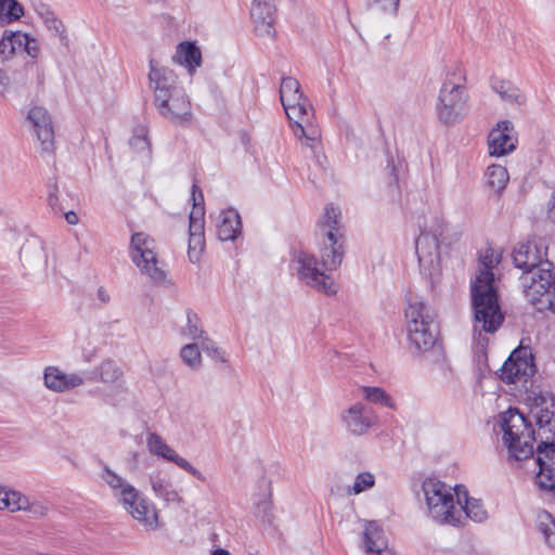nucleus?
<instances>
[{
	"label": "nucleus",
	"instance_id": "f257e3e1",
	"mask_svg": "<svg viewBox=\"0 0 555 555\" xmlns=\"http://www.w3.org/2000/svg\"><path fill=\"white\" fill-rule=\"evenodd\" d=\"M321 261L306 251H298L292 260V269L299 281L326 295L337 292L331 273L338 269L345 255V229L340 210L327 205L318 223Z\"/></svg>",
	"mask_w": 555,
	"mask_h": 555
},
{
	"label": "nucleus",
	"instance_id": "f03ea898",
	"mask_svg": "<svg viewBox=\"0 0 555 555\" xmlns=\"http://www.w3.org/2000/svg\"><path fill=\"white\" fill-rule=\"evenodd\" d=\"M532 401L531 413L538 425V436L542 440L537 448L535 480L543 490H555V396L547 391H532L528 397Z\"/></svg>",
	"mask_w": 555,
	"mask_h": 555
},
{
	"label": "nucleus",
	"instance_id": "7ed1b4c3",
	"mask_svg": "<svg viewBox=\"0 0 555 555\" xmlns=\"http://www.w3.org/2000/svg\"><path fill=\"white\" fill-rule=\"evenodd\" d=\"M490 275L481 274L472 283V307L474 312V338L481 347L488 345L486 334L495 333L504 321V313L498 300L494 285H490Z\"/></svg>",
	"mask_w": 555,
	"mask_h": 555
},
{
	"label": "nucleus",
	"instance_id": "20e7f679",
	"mask_svg": "<svg viewBox=\"0 0 555 555\" xmlns=\"http://www.w3.org/2000/svg\"><path fill=\"white\" fill-rule=\"evenodd\" d=\"M464 80L460 67L455 66L447 72L436 103V116L444 126L460 124L469 112V96Z\"/></svg>",
	"mask_w": 555,
	"mask_h": 555
},
{
	"label": "nucleus",
	"instance_id": "39448f33",
	"mask_svg": "<svg viewBox=\"0 0 555 555\" xmlns=\"http://www.w3.org/2000/svg\"><path fill=\"white\" fill-rule=\"evenodd\" d=\"M426 505L430 517L438 524H462V508L456 505V491L447 483L427 478L423 481Z\"/></svg>",
	"mask_w": 555,
	"mask_h": 555
},
{
	"label": "nucleus",
	"instance_id": "423d86ee",
	"mask_svg": "<svg viewBox=\"0 0 555 555\" xmlns=\"http://www.w3.org/2000/svg\"><path fill=\"white\" fill-rule=\"evenodd\" d=\"M521 284L525 297L538 311L555 313V269L550 261L522 274Z\"/></svg>",
	"mask_w": 555,
	"mask_h": 555
},
{
	"label": "nucleus",
	"instance_id": "0eeeda50",
	"mask_svg": "<svg viewBox=\"0 0 555 555\" xmlns=\"http://www.w3.org/2000/svg\"><path fill=\"white\" fill-rule=\"evenodd\" d=\"M405 322L409 340L418 351H427L435 345L438 327L430 307L424 301L409 302Z\"/></svg>",
	"mask_w": 555,
	"mask_h": 555
},
{
	"label": "nucleus",
	"instance_id": "6e6552de",
	"mask_svg": "<svg viewBox=\"0 0 555 555\" xmlns=\"http://www.w3.org/2000/svg\"><path fill=\"white\" fill-rule=\"evenodd\" d=\"M501 426L503 441L515 460L521 461L533 455L535 431L521 413L509 409L504 414Z\"/></svg>",
	"mask_w": 555,
	"mask_h": 555
},
{
	"label": "nucleus",
	"instance_id": "1a4fd4ad",
	"mask_svg": "<svg viewBox=\"0 0 555 555\" xmlns=\"http://www.w3.org/2000/svg\"><path fill=\"white\" fill-rule=\"evenodd\" d=\"M131 259L152 282L162 284L166 281L165 264L158 259L156 243L150 235L138 232L131 236Z\"/></svg>",
	"mask_w": 555,
	"mask_h": 555
},
{
	"label": "nucleus",
	"instance_id": "9d476101",
	"mask_svg": "<svg viewBox=\"0 0 555 555\" xmlns=\"http://www.w3.org/2000/svg\"><path fill=\"white\" fill-rule=\"evenodd\" d=\"M446 230L447 224L437 222L429 231L421 232L415 242L421 273L433 283L438 281L441 275L439 237L443 238Z\"/></svg>",
	"mask_w": 555,
	"mask_h": 555
},
{
	"label": "nucleus",
	"instance_id": "9b49d317",
	"mask_svg": "<svg viewBox=\"0 0 555 555\" xmlns=\"http://www.w3.org/2000/svg\"><path fill=\"white\" fill-rule=\"evenodd\" d=\"M535 365L530 350L515 349L500 369V378L506 384H513L515 389L532 392Z\"/></svg>",
	"mask_w": 555,
	"mask_h": 555
},
{
	"label": "nucleus",
	"instance_id": "f8f14e48",
	"mask_svg": "<svg viewBox=\"0 0 555 555\" xmlns=\"http://www.w3.org/2000/svg\"><path fill=\"white\" fill-rule=\"evenodd\" d=\"M122 508L147 530L159 528V517L156 506L135 487L117 501Z\"/></svg>",
	"mask_w": 555,
	"mask_h": 555
},
{
	"label": "nucleus",
	"instance_id": "ddd939ff",
	"mask_svg": "<svg viewBox=\"0 0 555 555\" xmlns=\"http://www.w3.org/2000/svg\"><path fill=\"white\" fill-rule=\"evenodd\" d=\"M153 104L162 117L175 125L184 126L192 119L191 101L183 87Z\"/></svg>",
	"mask_w": 555,
	"mask_h": 555
},
{
	"label": "nucleus",
	"instance_id": "4468645a",
	"mask_svg": "<svg viewBox=\"0 0 555 555\" xmlns=\"http://www.w3.org/2000/svg\"><path fill=\"white\" fill-rule=\"evenodd\" d=\"M339 420L349 435L363 436L375 426L377 417L371 408L359 401L344 409Z\"/></svg>",
	"mask_w": 555,
	"mask_h": 555
},
{
	"label": "nucleus",
	"instance_id": "2eb2a0df",
	"mask_svg": "<svg viewBox=\"0 0 555 555\" xmlns=\"http://www.w3.org/2000/svg\"><path fill=\"white\" fill-rule=\"evenodd\" d=\"M149 88L153 93V103L182 88L177 74L169 67L151 59L149 62Z\"/></svg>",
	"mask_w": 555,
	"mask_h": 555
},
{
	"label": "nucleus",
	"instance_id": "dca6fc26",
	"mask_svg": "<svg viewBox=\"0 0 555 555\" xmlns=\"http://www.w3.org/2000/svg\"><path fill=\"white\" fill-rule=\"evenodd\" d=\"M27 118L31 122L39 141L41 156L52 157L54 152V130L48 111L41 106H35L29 109Z\"/></svg>",
	"mask_w": 555,
	"mask_h": 555
},
{
	"label": "nucleus",
	"instance_id": "f3484780",
	"mask_svg": "<svg viewBox=\"0 0 555 555\" xmlns=\"http://www.w3.org/2000/svg\"><path fill=\"white\" fill-rule=\"evenodd\" d=\"M146 447L151 454L172 462L183 470L190 473L197 480L204 482L206 477L195 468L188 460L180 456L157 433H149L146 437Z\"/></svg>",
	"mask_w": 555,
	"mask_h": 555
},
{
	"label": "nucleus",
	"instance_id": "a211bd4d",
	"mask_svg": "<svg viewBox=\"0 0 555 555\" xmlns=\"http://www.w3.org/2000/svg\"><path fill=\"white\" fill-rule=\"evenodd\" d=\"M17 52H26L36 57L39 52L37 41L25 33L5 30L0 40V55L8 60Z\"/></svg>",
	"mask_w": 555,
	"mask_h": 555
},
{
	"label": "nucleus",
	"instance_id": "6ab92c4d",
	"mask_svg": "<svg viewBox=\"0 0 555 555\" xmlns=\"http://www.w3.org/2000/svg\"><path fill=\"white\" fill-rule=\"evenodd\" d=\"M517 139L514 137V126L509 120L498 122L488 138L491 156H504L516 149Z\"/></svg>",
	"mask_w": 555,
	"mask_h": 555
},
{
	"label": "nucleus",
	"instance_id": "aec40b11",
	"mask_svg": "<svg viewBox=\"0 0 555 555\" xmlns=\"http://www.w3.org/2000/svg\"><path fill=\"white\" fill-rule=\"evenodd\" d=\"M250 16L259 36L271 37L274 34L275 5L272 0H254Z\"/></svg>",
	"mask_w": 555,
	"mask_h": 555
},
{
	"label": "nucleus",
	"instance_id": "412c9836",
	"mask_svg": "<svg viewBox=\"0 0 555 555\" xmlns=\"http://www.w3.org/2000/svg\"><path fill=\"white\" fill-rule=\"evenodd\" d=\"M545 255L543 247L535 243L521 242L513 250V260L515 266L524 271L522 274H527L530 270L544 264L543 257Z\"/></svg>",
	"mask_w": 555,
	"mask_h": 555
},
{
	"label": "nucleus",
	"instance_id": "4be33fe9",
	"mask_svg": "<svg viewBox=\"0 0 555 555\" xmlns=\"http://www.w3.org/2000/svg\"><path fill=\"white\" fill-rule=\"evenodd\" d=\"M285 114L294 122L293 131L298 135V131L305 133L304 122L308 121L312 115V105L305 95L292 96L287 100H281Z\"/></svg>",
	"mask_w": 555,
	"mask_h": 555
},
{
	"label": "nucleus",
	"instance_id": "5701e85b",
	"mask_svg": "<svg viewBox=\"0 0 555 555\" xmlns=\"http://www.w3.org/2000/svg\"><path fill=\"white\" fill-rule=\"evenodd\" d=\"M79 373H65L57 366H47L43 371L44 386L54 392H65L83 385Z\"/></svg>",
	"mask_w": 555,
	"mask_h": 555
},
{
	"label": "nucleus",
	"instance_id": "b1692460",
	"mask_svg": "<svg viewBox=\"0 0 555 555\" xmlns=\"http://www.w3.org/2000/svg\"><path fill=\"white\" fill-rule=\"evenodd\" d=\"M205 220L201 208L190 214L189 249L188 256L191 262H197L205 247Z\"/></svg>",
	"mask_w": 555,
	"mask_h": 555
},
{
	"label": "nucleus",
	"instance_id": "393cba45",
	"mask_svg": "<svg viewBox=\"0 0 555 555\" xmlns=\"http://www.w3.org/2000/svg\"><path fill=\"white\" fill-rule=\"evenodd\" d=\"M217 235L220 241H234L242 231L238 212L232 208L219 214L217 219Z\"/></svg>",
	"mask_w": 555,
	"mask_h": 555
},
{
	"label": "nucleus",
	"instance_id": "a878e982",
	"mask_svg": "<svg viewBox=\"0 0 555 555\" xmlns=\"http://www.w3.org/2000/svg\"><path fill=\"white\" fill-rule=\"evenodd\" d=\"M172 60L175 63L186 67L189 74L193 75L202 64V52L194 42L184 41L177 46Z\"/></svg>",
	"mask_w": 555,
	"mask_h": 555
},
{
	"label": "nucleus",
	"instance_id": "bb28decb",
	"mask_svg": "<svg viewBox=\"0 0 555 555\" xmlns=\"http://www.w3.org/2000/svg\"><path fill=\"white\" fill-rule=\"evenodd\" d=\"M456 505L462 508V514L476 522H482L488 517L480 500L468 498L466 491H456Z\"/></svg>",
	"mask_w": 555,
	"mask_h": 555
},
{
	"label": "nucleus",
	"instance_id": "cd10ccee",
	"mask_svg": "<svg viewBox=\"0 0 555 555\" xmlns=\"http://www.w3.org/2000/svg\"><path fill=\"white\" fill-rule=\"evenodd\" d=\"M103 482L111 489L113 495L119 501L134 486L129 483L124 477L113 470L108 465H104L100 474Z\"/></svg>",
	"mask_w": 555,
	"mask_h": 555
},
{
	"label": "nucleus",
	"instance_id": "c85d7f7f",
	"mask_svg": "<svg viewBox=\"0 0 555 555\" xmlns=\"http://www.w3.org/2000/svg\"><path fill=\"white\" fill-rule=\"evenodd\" d=\"M364 544L369 555H393L391 551L387 548L383 532L377 527L369 526L365 528Z\"/></svg>",
	"mask_w": 555,
	"mask_h": 555
},
{
	"label": "nucleus",
	"instance_id": "c756f323",
	"mask_svg": "<svg viewBox=\"0 0 555 555\" xmlns=\"http://www.w3.org/2000/svg\"><path fill=\"white\" fill-rule=\"evenodd\" d=\"M491 87L492 90L505 102L517 105H522L526 102L525 95L508 80L495 79L492 81Z\"/></svg>",
	"mask_w": 555,
	"mask_h": 555
},
{
	"label": "nucleus",
	"instance_id": "7c9ffc66",
	"mask_svg": "<svg viewBox=\"0 0 555 555\" xmlns=\"http://www.w3.org/2000/svg\"><path fill=\"white\" fill-rule=\"evenodd\" d=\"M535 526L545 543L555 548V518L546 511H540L535 517Z\"/></svg>",
	"mask_w": 555,
	"mask_h": 555
},
{
	"label": "nucleus",
	"instance_id": "2f4dec72",
	"mask_svg": "<svg viewBox=\"0 0 555 555\" xmlns=\"http://www.w3.org/2000/svg\"><path fill=\"white\" fill-rule=\"evenodd\" d=\"M181 335L184 338L199 341V345L202 344L203 339L209 338L203 328L201 319L195 312L192 311L186 312V324L181 328Z\"/></svg>",
	"mask_w": 555,
	"mask_h": 555
},
{
	"label": "nucleus",
	"instance_id": "473e14b6",
	"mask_svg": "<svg viewBox=\"0 0 555 555\" xmlns=\"http://www.w3.org/2000/svg\"><path fill=\"white\" fill-rule=\"evenodd\" d=\"M202 348L199 341L185 344L179 352L183 364L192 371H198L203 366Z\"/></svg>",
	"mask_w": 555,
	"mask_h": 555
},
{
	"label": "nucleus",
	"instance_id": "72a5a7b5",
	"mask_svg": "<svg viewBox=\"0 0 555 555\" xmlns=\"http://www.w3.org/2000/svg\"><path fill=\"white\" fill-rule=\"evenodd\" d=\"M99 380L104 384L121 386L122 371L120 366L113 360H104L98 367Z\"/></svg>",
	"mask_w": 555,
	"mask_h": 555
},
{
	"label": "nucleus",
	"instance_id": "f704fd0d",
	"mask_svg": "<svg viewBox=\"0 0 555 555\" xmlns=\"http://www.w3.org/2000/svg\"><path fill=\"white\" fill-rule=\"evenodd\" d=\"M500 255L493 248H486L479 255V269L474 281H478L481 274L490 275V285L494 283L492 269L500 262Z\"/></svg>",
	"mask_w": 555,
	"mask_h": 555
},
{
	"label": "nucleus",
	"instance_id": "c9c22d12",
	"mask_svg": "<svg viewBox=\"0 0 555 555\" xmlns=\"http://www.w3.org/2000/svg\"><path fill=\"white\" fill-rule=\"evenodd\" d=\"M486 178L489 188L498 194L502 193L509 180L507 169L501 165L489 166Z\"/></svg>",
	"mask_w": 555,
	"mask_h": 555
},
{
	"label": "nucleus",
	"instance_id": "e433bc0d",
	"mask_svg": "<svg viewBox=\"0 0 555 555\" xmlns=\"http://www.w3.org/2000/svg\"><path fill=\"white\" fill-rule=\"evenodd\" d=\"M24 15V9L17 0H0V26L11 24Z\"/></svg>",
	"mask_w": 555,
	"mask_h": 555
},
{
	"label": "nucleus",
	"instance_id": "4c0bfd02",
	"mask_svg": "<svg viewBox=\"0 0 555 555\" xmlns=\"http://www.w3.org/2000/svg\"><path fill=\"white\" fill-rule=\"evenodd\" d=\"M29 498L22 492L13 489H5L3 494L2 511H9L11 513L24 512L27 506Z\"/></svg>",
	"mask_w": 555,
	"mask_h": 555
},
{
	"label": "nucleus",
	"instance_id": "58836bf2",
	"mask_svg": "<svg viewBox=\"0 0 555 555\" xmlns=\"http://www.w3.org/2000/svg\"><path fill=\"white\" fill-rule=\"evenodd\" d=\"M152 489L156 496L168 503H180L182 501L179 492L172 487V485L160 478L152 480Z\"/></svg>",
	"mask_w": 555,
	"mask_h": 555
},
{
	"label": "nucleus",
	"instance_id": "ea45409f",
	"mask_svg": "<svg viewBox=\"0 0 555 555\" xmlns=\"http://www.w3.org/2000/svg\"><path fill=\"white\" fill-rule=\"evenodd\" d=\"M364 399L371 403H378L384 406L396 409V404L391 397L380 387L363 386Z\"/></svg>",
	"mask_w": 555,
	"mask_h": 555
},
{
	"label": "nucleus",
	"instance_id": "a19ab883",
	"mask_svg": "<svg viewBox=\"0 0 555 555\" xmlns=\"http://www.w3.org/2000/svg\"><path fill=\"white\" fill-rule=\"evenodd\" d=\"M374 485L375 476L370 472H362L356 476L353 485L346 488V493L357 495L372 489Z\"/></svg>",
	"mask_w": 555,
	"mask_h": 555
},
{
	"label": "nucleus",
	"instance_id": "79ce46f5",
	"mask_svg": "<svg viewBox=\"0 0 555 555\" xmlns=\"http://www.w3.org/2000/svg\"><path fill=\"white\" fill-rule=\"evenodd\" d=\"M130 147L139 153L149 156L151 153L150 141L147 139V130L145 127L135 129L133 135L129 140Z\"/></svg>",
	"mask_w": 555,
	"mask_h": 555
},
{
	"label": "nucleus",
	"instance_id": "37998d69",
	"mask_svg": "<svg viewBox=\"0 0 555 555\" xmlns=\"http://www.w3.org/2000/svg\"><path fill=\"white\" fill-rule=\"evenodd\" d=\"M201 348L215 362L227 363L229 361L228 353L217 346L211 338L203 339Z\"/></svg>",
	"mask_w": 555,
	"mask_h": 555
},
{
	"label": "nucleus",
	"instance_id": "c03bdc74",
	"mask_svg": "<svg viewBox=\"0 0 555 555\" xmlns=\"http://www.w3.org/2000/svg\"><path fill=\"white\" fill-rule=\"evenodd\" d=\"M296 95H304L299 81L293 77H283L280 86V100H287Z\"/></svg>",
	"mask_w": 555,
	"mask_h": 555
},
{
	"label": "nucleus",
	"instance_id": "a18cd8bd",
	"mask_svg": "<svg viewBox=\"0 0 555 555\" xmlns=\"http://www.w3.org/2000/svg\"><path fill=\"white\" fill-rule=\"evenodd\" d=\"M367 7L384 15L395 17L397 15L400 0H366Z\"/></svg>",
	"mask_w": 555,
	"mask_h": 555
},
{
	"label": "nucleus",
	"instance_id": "49530a36",
	"mask_svg": "<svg viewBox=\"0 0 555 555\" xmlns=\"http://www.w3.org/2000/svg\"><path fill=\"white\" fill-rule=\"evenodd\" d=\"M50 511V504L47 501L41 500H28L27 506L24 512L30 513L36 518H42L48 515Z\"/></svg>",
	"mask_w": 555,
	"mask_h": 555
},
{
	"label": "nucleus",
	"instance_id": "de8ad7c7",
	"mask_svg": "<svg viewBox=\"0 0 555 555\" xmlns=\"http://www.w3.org/2000/svg\"><path fill=\"white\" fill-rule=\"evenodd\" d=\"M43 23L48 27V29L52 33V35L64 38V25L61 20H59L55 14L52 12L48 14L43 20Z\"/></svg>",
	"mask_w": 555,
	"mask_h": 555
},
{
	"label": "nucleus",
	"instance_id": "09e8293b",
	"mask_svg": "<svg viewBox=\"0 0 555 555\" xmlns=\"http://www.w3.org/2000/svg\"><path fill=\"white\" fill-rule=\"evenodd\" d=\"M298 139L305 138V145L310 147L312 151H314L319 145V133L315 129H306L305 133H301L298 131V135H296Z\"/></svg>",
	"mask_w": 555,
	"mask_h": 555
},
{
	"label": "nucleus",
	"instance_id": "8fccbe9b",
	"mask_svg": "<svg viewBox=\"0 0 555 555\" xmlns=\"http://www.w3.org/2000/svg\"><path fill=\"white\" fill-rule=\"evenodd\" d=\"M192 201H193L192 211H195L196 209L201 208L203 214L205 215L204 196H203L202 191L198 190V186L195 183L192 186Z\"/></svg>",
	"mask_w": 555,
	"mask_h": 555
},
{
	"label": "nucleus",
	"instance_id": "3c124183",
	"mask_svg": "<svg viewBox=\"0 0 555 555\" xmlns=\"http://www.w3.org/2000/svg\"><path fill=\"white\" fill-rule=\"evenodd\" d=\"M36 13L40 16L41 20H43L48 14H51L52 11L49 9V7L44 3H38L35 5Z\"/></svg>",
	"mask_w": 555,
	"mask_h": 555
},
{
	"label": "nucleus",
	"instance_id": "603ef678",
	"mask_svg": "<svg viewBox=\"0 0 555 555\" xmlns=\"http://www.w3.org/2000/svg\"><path fill=\"white\" fill-rule=\"evenodd\" d=\"M547 217L552 222L555 223V195L554 194L548 203Z\"/></svg>",
	"mask_w": 555,
	"mask_h": 555
},
{
	"label": "nucleus",
	"instance_id": "864d4df0",
	"mask_svg": "<svg viewBox=\"0 0 555 555\" xmlns=\"http://www.w3.org/2000/svg\"><path fill=\"white\" fill-rule=\"evenodd\" d=\"M64 216H65V219H66L68 224L74 225V224H77L78 221H79V218H78L77 214L74 212V211H67V212L64 214Z\"/></svg>",
	"mask_w": 555,
	"mask_h": 555
},
{
	"label": "nucleus",
	"instance_id": "5fc2aeb1",
	"mask_svg": "<svg viewBox=\"0 0 555 555\" xmlns=\"http://www.w3.org/2000/svg\"><path fill=\"white\" fill-rule=\"evenodd\" d=\"M8 82H9L8 76L5 75V73L2 69H0V93H2L5 90Z\"/></svg>",
	"mask_w": 555,
	"mask_h": 555
},
{
	"label": "nucleus",
	"instance_id": "6e6d98bb",
	"mask_svg": "<svg viewBox=\"0 0 555 555\" xmlns=\"http://www.w3.org/2000/svg\"><path fill=\"white\" fill-rule=\"evenodd\" d=\"M98 298L103 302V304H107L109 301V295L107 294V292L103 288V287H100L98 289Z\"/></svg>",
	"mask_w": 555,
	"mask_h": 555
},
{
	"label": "nucleus",
	"instance_id": "4d7b16f0",
	"mask_svg": "<svg viewBox=\"0 0 555 555\" xmlns=\"http://www.w3.org/2000/svg\"><path fill=\"white\" fill-rule=\"evenodd\" d=\"M56 203H57V196L54 194V193H51L50 196H49V205L51 206V208L56 212V211H61L62 209L57 208L56 207Z\"/></svg>",
	"mask_w": 555,
	"mask_h": 555
},
{
	"label": "nucleus",
	"instance_id": "13d9d810",
	"mask_svg": "<svg viewBox=\"0 0 555 555\" xmlns=\"http://www.w3.org/2000/svg\"><path fill=\"white\" fill-rule=\"evenodd\" d=\"M211 555H230V553L223 548H218L211 553Z\"/></svg>",
	"mask_w": 555,
	"mask_h": 555
},
{
	"label": "nucleus",
	"instance_id": "bf43d9fd",
	"mask_svg": "<svg viewBox=\"0 0 555 555\" xmlns=\"http://www.w3.org/2000/svg\"><path fill=\"white\" fill-rule=\"evenodd\" d=\"M5 489L7 488L0 487V509H2L3 494L5 493Z\"/></svg>",
	"mask_w": 555,
	"mask_h": 555
},
{
	"label": "nucleus",
	"instance_id": "052dcab7",
	"mask_svg": "<svg viewBox=\"0 0 555 555\" xmlns=\"http://www.w3.org/2000/svg\"><path fill=\"white\" fill-rule=\"evenodd\" d=\"M344 10L346 11V14L349 16V10L346 3L344 4Z\"/></svg>",
	"mask_w": 555,
	"mask_h": 555
}]
</instances>
